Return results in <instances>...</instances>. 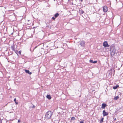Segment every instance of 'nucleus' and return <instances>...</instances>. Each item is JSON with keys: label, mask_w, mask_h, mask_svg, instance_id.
Returning a JSON list of instances; mask_svg holds the SVG:
<instances>
[{"label": "nucleus", "mask_w": 123, "mask_h": 123, "mask_svg": "<svg viewBox=\"0 0 123 123\" xmlns=\"http://www.w3.org/2000/svg\"><path fill=\"white\" fill-rule=\"evenodd\" d=\"M90 62L91 63H93V61L92 60H90Z\"/></svg>", "instance_id": "19"}, {"label": "nucleus", "mask_w": 123, "mask_h": 123, "mask_svg": "<svg viewBox=\"0 0 123 123\" xmlns=\"http://www.w3.org/2000/svg\"><path fill=\"white\" fill-rule=\"evenodd\" d=\"M28 21H29V20H28Z\"/></svg>", "instance_id": "26"}, {"label": "nucleus", "mask_w": 123, "mask_h": 123, "mask_svg": "<svg viewBox=\"0 0 123 123\" xmlns=\"http://www.w3.org/2000/svg\"><path fill=\"white\" fill-rule=\"evenodd\" d=\"M103 10L104 12H106L107 11V7L106 6H104L103 8Z\"/></svg>", "instance_id": "6"}, {"label": "nucleus", "mask_w": 123, "mask_h": 123, "mask_svg": "<svg viewBox=\"0 0 123 123\" xmlns=\"http://www.w3.org/2000/svg\"><path fill=\"white\" fill-rule=\"evenodd\" d=\"M103 45L105 47H108L110 46V45L108 44L107 42L106 41H105L103 43Z\"/></svg>", "instance_id": "3"}, {"label": "nucleus", "mask_w": 123, "mask_h": 123, "mask_svg": "<svg viewBox=\"0 0 123 123\" xmlns=\"http://www.w3.org/2000/svg\"><path fill=\"white\" fill-rule=\"evenodd\" d=\"M85 44V42L84 41H82L80 43V45L82 47H84Z\"/></svg>", "instance_id": "4"}, {"label": "nucleus", "mask_w": 123, "mask_h": 123, "mask_svg": "<svg viewBox=\"0 0 123 123\" xmlns=\"http://www.w3.org/2000/svg\"><path fill=\"white\" fill-rule=\"evenodd\" d=\"M103 114L104 116L108 115V113L106 112L105 110L103 111Z\"/></svg>", "instance_id": "5"}, {"label": "nucleus", "mask_w": 123, "mask_h": 123, "mask_svg": "<svg viewBox=\"0 0 123 123\" xmlns=\"http://www.w3.org/2000/svg\"><path fill=\"white\" fill-rule=\"evenodd\" d=\"M75 118L74 117H72L71 118V120H75Z\"/></svg>", "instance_id": "15"}, {"label": "nucleus", "mask_w": 123, "mask_h": 123, "mask_svg": "<svg viewBox=\"0 0 123 123\" xmlns=\"http://www.w3.org/2000/svg\"><path fill=\"white\" fill-rule=\"evenodd\" d=\"M41 55V53H40L39 54V56H40Z\"/></svg>", "instance_id": "24"}, {"label": "nucleus", "mask_w": 123, "mask_h": 123, "mask_svg": "<svg viewBox=\"0 0 123 123\" xmlns=\"http://www.w3.org/2000/svg\"><path fill=\"white\" fill-rule=\"evenodd\" d=\"M21 51H19L18 52V53H19V54H21Z\"/></svg>", "instance_id": "20"}, {"label": "nucleus", "mask_w": 123, "mask_h": 123, "mask_svg": "<svg viewBox=\"0 0 123 123\" xmlns=\"http://www.w3.org/2000/svg\"><path fill=\"white\" fill-rule=\"evenodd\" d=\"M20 120H18V123H20Z\"/></svg>", "instance_id": "22"}, {"label": "nucleus", "mask_w": 123, "mask_h": 123, "mask_svg": "<svg viewBox=\"0 0 123 123\" xmlns=\"http://www.w3.org/2000/svg\"><path fill=\"white\" fill-rule=\"evenodd\" d=\"M59 15V14L58 13H57L55 15V18H57Z\"/></svg>", "instance_id": "13"}, {"label": "nucleus", "mask_w": 123, "mask_h": 123, "mask_svg": "<svg viewBox=\"0 0 123 123\" xmlns=\"http://www.w3.org/2000/svg\"><path fill=\"white\" fill-rule=\"evenodd\" d=\"M106 106V105L105 104H103L102 105L101 108L102 109H104Z\"/></svg>", "instance_id": "8"}, {"label": "nucleus", "mask_w": 123, "mask_h": 123, "mask_svg": "<svg viewBox=\"0 0 123 123\" xmlns=\"http://www.w3.org/2000/svg\"><path fill=\"white\" fill-rule=\"evenodd\" d=\"M79 12L80 14H82L84 13V11H83L82 9L80 10Z\"/></svg>", "instance_id": "9"}, {"label": "nucleus", "mask_w": 123, "mask_h": 123, "mask_svg": "<svg viewBox=\"0 0 123 123\" xmlns=\"http://www.w3.org/2000/svg\"><path fill=\"white\" fill-rule=\"evenodd\" d=\"M83 0H80V1L81 2H82L83 1Z\"/></svg>", "instance_id": "25"}, {"label": "nucleus", "mask_w": 123, "mask_h": 123, "mask_svg": "<svg viewBox=\"0 0 123 123\" xmlns=\"http://www.w3.org/2000/svg\"><path fill=\"white\" fill-rule=\"evenodd\" d=\"M97 61H95L94 62H93V63H96L97 62Z\"/></svg>", "instance_id": "17"}, {"label": "nucleus", "mask_w": 123, "mask_h": 123, "mask_svg": "<svg viewBox=\"0 0 123 123\" xmlns=\"http://www.w3.org/2000/svg\"><path fill=\"white\" fill-rule=\"evenodd\" d=\"M35 107V106L34 105H33V106L32 107L33 108H34Z\"/></svg>", "instance_id": "23"}, {"label": "nucleus", "mask_w": 123, "mask_h": 123, "mask_svg": "<svg viewBox=\"0 0 123 123\" xmlns=\"http://www.w3.org/2000/svg\"><path fill=\"white\" fill-rule=\"evenodd\" d=\"M53 113L50 111H48L46 114L45 116L46 118L47 119L50 118L52 115Z\"/></svg>", "instance_id": "1"}, {"label": "nucleus", "mask_w": 123, "mask_h": 123, "mask_svg": "<svg viewBox=\"0 0 123 123\" xmlns=\"http://www.w3.org/2000/svg\"><path fill=\"white\" fill-rule=\"evenodd\" d=\"M103 119H104V118L103 117L100 120V123H101L103 122Z\"/></svg>", "instance_id": "16"}, {"label": "nucleus", "mask_w": 123, "mask_h": 123, "mask_svg": "<svg viewBox=\"0 0 123 123\" xmlns=\"http://www.w3.org/2000/svg\"><path fill=\"white\" fill-rule=\"evenodd\" d=\"M16 98H15L14 99V101L15 102L16 104L18 105V102L16 101Z\"/></svg>", "instance_id": "14"}, {"label": "nucleus", "mask_w": 123, "mask_h": 123, "mask_svg": "<svg viewBox=\"0 0 123 123\" xmlns=\"http://www.w3.org/2000/svg\"><path fill=\"white\" fill-rule=\"evenodd\" d=\"M46 97L47 98L49 99H50L51 98V96L50 95H47Z\"/></svg>", "instance_id": "10"}, {"label": "nucleus", "mask_w": 123, "mask_h": 123, "mask_svg": "<svg viewBox=\"0 0 123 123\" xmlns=\"http://www.w3.org/2000/svg\"><path fill=\"white\" fill-rule=\"evenodd\" d=\"M111 53L112 55H114L115 53L116 50L113 46H111L110 47Z\"/></svg>", "instance_id": "2"}, {"label": "nucleus", "mask_w": 123, "mask_h": 123, "mask_svg": "<svg viewBox=\"0 0 123 123\" xmlns=\"http://www.w3.org/2000/svg\"><path fill=\"white\" fill-rule=\"evenodd\" d=\"M119 98V97L118 96L115 97L114 98V99L115 100H116L118 99Z\"/></svg>", "instance_id": "11"}, {"label": "nucleus", "mask_w": 123, "mask_h": 123, "mask_svg": "<svg viewBox=\"0 0 123 123\" xmlns=\"http://www.w3.org/2000/svg\"><path fill=\"white\" fill-rule=\"evenodd\" d=\"M25 72L26 73L28 74H29L31 75V74L32 73L31 72H30V71L29 70H25Z\"/></svg>", "instance_id": "7"}, {"label": "nucleus", "mask_w": 123, "mask_h": 123, "mask_svg": "<svg viewBox=\"0 0 123 123\" xmlns=\"http://www.w3.org/2000/svg\"><path fill=\"white\" fill-rule=\"evenodd\" d=\"M52 19L53 20H55V18H54V17H53L52 18Z\"/></svg>", "instance_id": "21"}, {"label": "nucleus", "mask_w": 123, "mask_h": 123, "mask_svg": "<svg viewBox=\"0 0 123 123\" xmlns=\"http://www.w3.org/2000/svg\"><path fill=\"white\" fill-rule=\"evenodd\" d=\"M118 87V85L115 86L113 87V88L114 89H116Z\"/></svg>", "instance_id": "12"}, {"label": "nucleus", "mask_w": 123, "mask_h": 123, "mask_svg": "<svg viewBox=\"0 0 123 123\" xmlns=\"http://www.w3.org/2000/svg\"><path fill=\"white\" fill-rule=\"evenodd\" d=\"M84 120H83L82 121H81L80 122V123H84Z\"/></svg>", "instance_id": "18"}]
</instances>
